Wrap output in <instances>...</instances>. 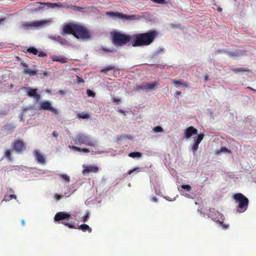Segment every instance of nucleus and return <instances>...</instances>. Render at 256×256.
<instances>
[{
  "mask_svg": "<svg viewBox=\"0 0 256 256\" xmlns=\"http://www.w3.org/2000/svg\"><path fill=\"white\" fill-rule=\"evenodd\" d=\"M158 35V32L155 30L134 34L132 45L134 47L148 46L154 42Z\"/></svg>",
  "mask_w": 256,
  "mask_h": 256,
  "instance_id": "obj_1",
  "label": "nucleus"
},
{
  "mask_svg": "<svg viewBox=\"0 0 256 256\" xmlns=\"http://www.w3.org/2000/svg\"><path fill=\"white\" fill-rule=\"evenodd\" d=\"M111 34L112 42L116 46H124L132 40V36H131L120 32H114Z\"/></svg>",
  "mask_w": 256,
  "mask_h": 256,
  "instance_id": "obj_2",
  "label": "nucleus"
},
{
  "mask_svg": "<svg viewBox=\"0 0 256 256\" xmlns=\"http://www.w3.org/2000/svg\"><path fill=\"white\" fill-rule=\"evenodd\" d=\"M234 198L236 203L238 204V211L240 212H245L249 203L248 199L241 193H237L234 194Z\"/></svg>",
  "mask_w": 256,
  "mask_h": 256,
  "instance_id": "obj_3",
  "label": "nucleus"
},
{
  "mask_svg": "<svg viewBox=\"0 0 256 256\" xmlns=\"http://www.w3.org/2000/svg\"><path fill=\"white\" fill-rule=\"evenodd\" d=\"M73 141L76 144H84L87 146H94L95 142L93 141L89 136L82 133L77 134L73 138Z\"/></svg>",
  "mask_w": 256,
  "mask_h": 256,
  "instance_id": "obj_4",
  "label": "nucleus"
},
{
  "mask_svg": "<svg viewBox=\"0 0 256 256\" xmlns=\"http://www.w3.org/2000/svg\"><path fill=\"white\" fill-rule=\"evenodd\" d=\"M52 20H40L33 21L31 22H24L21 25V28L24 30H30L35 28L38 29L44 25H49L50 24Z\"/></svg>",
  "mask_w": 256,
  "mask_h": 256,
  "instance_id": "obj_5",
  "label": "nucleus"
},
{
  "mask_svg": "<svg viewBox=\"0 0 256 256\" xmlns=\"http://www.w3.org/2000/svg\"><path fill=\"white\" fill-rule=\"evenodd\" d=\"M74 36L76 38L89 39L91 38V34L87 28L84 26L78 24L75 32Z\"/></svg>",
  "mask_w": 256,
  "mask_h": 256,
  "instance_id": "obj_6",
  "label": "nucleus"
},
{
  "mask_svg": "<svg viewBox=\"0 0 256 256\" xmlns=\"http://www.w3.org/2000/svg\"><path fill=\"white\" fill-rule=\"evenodd\" d=\"M36 4H40L41 5L46 6L48 8H71L74 10L80 11L81 10H82L83 8L80 6H72L70 4V6H66L64 4H57V3H51V2H36Z\"/></svg>",
  "mask_w": 256,
  "mask_h": 256,
  "instance_id": "obj_7",
  "label": "nucleus"
},
{
  "mask_svg": "<svg viewBox=\"0 0 256 256\" xmlns=\"http://www.w3.org/2000/svg\"><path fill=\"white\" fill-rule=\"evenodd\" d=\"M106 15L126 20H132L136 19V15H126L118 12H106Z\"/></svg>",
  "mask_w": 256,
  "mask_h": 256,
  "instance_id": "obj_8",
  "label": "nucleus"
},
{
  "mask_svg": "<svg viewBox=\"0 0 256 256\" xmlns=\"http://www.w3.org/2000/svg\"><path fill=\"white\" fill-rule=\"evenodd\" d=\"M204 134H198L197 129L193 127V138L194 142L193 144V151H196L198 149V145L204 137Z\"/></svg>",
  "mask_w": 256,
  "mask_h": 256,
  "instance_id": "obj_9",
  "label": "nucleus"
},
{
  "mask_svg": "<svg viewBox=\"0 0 256 256\" xmlns=\"http://www.w3.org/2000/svg\"><path fill=\"white\" fill-rule=\"evenodd\" d=\"M77 24L68 23L64 26L61 34L62 35L72 34L74 36Z\"/></svg>",
  "mask_w": 256,
  "mask_h": 256,
  "instance_id": "obj_10",
  "label": "nucleus"
},
{
  "mask_svg": "<svg viewBox=\"0 0 256 256\" xmlns=\"http://www.w3.org/2000/svg\"><path fill=\"white\" fill-rule=\"evenodd\" d=\"M158 85V83L156 82H154L150 84L148 82H142L139 85H137L136 86V89L138 90H142L147 92L154 90L156 86Z\"/></svg>",
  "mask_w": 256,
  "mask_h": 256,
  "instance_id": "obj_11",
  "label": "nucleus"
},
{
  "mask_svg": "<svg viewBox=\"0 0 256 256\" xmlns=\"http://www.w3.org/2000/svg\"><path fill=\"white\" fill-rule=\"evenodd\" d=\"M40 109L42 110H50L54 113L55 115L59 114L58 110L52 106L50 102L48 101H44L42 102L40 104Z\"/></svg>",
  "mask_w": 256,
  "mask_h": 256,
  "instance_id": "obj_12",
  "label": "nucleus"
},
{
  "mask_svg": "<svg viewBox=\"0 0 256 256\" xmlns=\"http://www.w3.org/2000/svg\"><path fill=\"white\" fill-rule=\"evenodd\" d=\"M13 148L16 152L20 153L26 150V144L21 140H16L14 143Z\"/></svg>",
  "mask_w": 256,
  "mask_h": 256,
  "instance_id": "obj_13",
  "label": "nucleus"
},
{
  "mask_svg": "<svg viewBox=\"0 0 256 256\" xmlns=\"http://www.w3.org/2000/svg\"><path fill=\"white\" fill-rule=\"evenodd\" d=\"M20 65L24 68L23 74L30 76H36L38 74V70H32L28 68V65L25 62H21Z\"/></svg>",
  "mask_w": 256,
  "mask_h": 256,
  "instance_id": "obj_14",
  "label": "nucleus"
},
{
  "mask_svg": "<svg viewBox=\"0 0 256 256\" xmlns=\"http://www.w3.org/2000/svg\"><path fill=\"white\" fill-rule=\"evenodd\" d=\"M70 218V214L68 212H57L54 217V220L56 222H59L62 220H68Z\"/></svg>",
  "mask_w": 256,
  "mask_h": 256,
  "instance_id": "obj_15",
  "label": "nucleus"
},
{
  "mask_svg": "<svg viewBox=\"0 0 256 256\" xmlns=\"http://www.w3.org/2000/svg\"><path fill=\"white\" fill-rule=\"evenodd\" d=\"M83 166L84 170L82 171V174L84 175H86L90 172L96 173L98 171V167L96 166L89 165L86 166Z\"/></svg>",
  "mask_w": 256,
  "mask_h": 256,
  "instance_id": "obj_16",
  "label": "nucleus"
},
{
  "mask_svg": "<svg viewBox=\"0 0 256 256\" xmlns=\"http://www.w3.org/2000/svg\"><path fill=\"white\" fill-rule=\"evenodd\" d=\"M26 92L29 96L34 97L37 100H38L40 98V95L38 93L37 88H28L26 90Z\"/></svg>",
  "mask_w": 256,
  "mask_h": 256,
  "instance_id": "obj_17",
  "label": "nucleus"
},
{
  "mask_svg": "<svg viewBox=\"0 0 256 256\" xmlns=\"http://www.w3.org/2000/svg\"><path fill=\"white\" fill-rule=\"evenodd\" d=\"M179 191L181 194L188 197L190 198V195L187 194V192H190L192 190L191 186L188 184H182L178 188Z\"/></svg>",
  "mask_w": 256,
  "mask_h": 256,
  "instance_id": "obj_18",
  "label": "nucleus"
},
{
  "mask_svg": "<svg viewBox=\"0 0 256 256\" xmlns=\"http://www.w3.org/2000/svg\"><path fill=\"white\" fill-rule=\"evenodd\" d=\"M34 154L38 162L41 164H44L46 162L45 158L38 150H34Z\"/></svg>",
  "mask_w": 256,
  "mask_h": 256,
  "instance_id": "obj_19",
  "label": "nucleus"
},
{
  "mask_svg": "<svg viewBox=\"0 0 256 256\" xmlns=\"http://www.w3.org/2000/svg\"><path fill=\"white\" fill-rule=\"evenodd\" d=\"M244 52L240 50H235L232 52H226V54L230 57H237L244 54Z\"/></svg>",
  "mask_w": 256,
  "mask_h": 256,
  "instance_id": "obj_20",
  "label": "nucleus"
},
{
  "mask_svg": "<svg viewBox=\"0 0 256 256\" xmlns=\"http://www.w3.org/2000/svg\"><path fill=\"white\" fill-rule=\"evenodd\" d=\"M54 62H58L62 64L66 63L68 62V58L63 56H54L52 58Z\"/></svg>",
  "mask_w": 256,
  "mask_h": 256,
  "instance_id": "obj_21",
  "label": "nucleus"
},
{
  "mask_svg": "<svg viewBox=\"0 0 256 256\" xmlns=\"http://www.w3.org/2000/svg\"><path fill=\"white\" fill-rule=\"evenodd\" d=\"M112 70H114L115 72L116 70H118L119 69L116 68L114 66H108L106 68L102 69L100 72L102 73L108 74V72Z\"/></svg>",
  "mask_w": 256,
  "mask_h": 256,
  "instance_id": "obj_22",
  "label": "nucleus"
},
{
  "mask_svg": "<svg viewBox=\"0 0 256 256\" xmlns=\"http://www.w3.org/2000/svg\"><path fill=\"white\" fill-rule=\"evenodd\" d=\"M232 70L235 74H238L239 72H250V70L248 68H234Z\"/></svg>",
  "mask_w": 256,
  "mask_h": 256,
  "instance_id": "obj_23",
  "label": "nucleus"
},
{
  "mask_svg": "<svg viewBox=\"0 0 256 256\" xmlns=\"http://www.w3.org/2000/svg\"><path fill=\"white\" fill-rule=\"evenodd\" d=\"M172 82L178 85V86H181L182 87L186 88L188 86V84L186 82H184L181 80H172Z\"/></svg>",
  "mask_w": 256,
  "mask_h": 256,
  "instance_id": "obj_24",
  "label": "nucleus"
},
{
  "mask_svg": "<svg viewBox=\"0 0 256 256\" xmlns=\"http://www.w3.org/2000/svg\"><path fill=\"white\" fill-rule=\"evenodd\" d=\"M78 228L82 230L83 232L88 231L89 232H91L92 230V228L86 224H81L78 226Z\"/></svg>",
  "mask_w": 256,
  "mask_h": 256,
  "instance_id": "obj_25",
  "label": "nucleus"
},
{
  "mask_svg": "<svg viewBox=\"0 0 256 256\" xmlns=\"http://www.w3.org/2000/svg\"><path fill=\"white\" fill-rule=\"evenodd\" d=\"M98 51L100 52V54H103L102 52H112V53H114V52H116V50H114V49H110V48H104L103 46H102L101 48H98Z\"/></svg>",
  "mask_w": 256,
  "mask_h": 256,
  "instance_id": "obj_26",
  "label": "nucleus"
},
{
  "mask_svg": "<svg viewBox=\"0 0 256 256\" xmlns=\"http://www.w3.org/2000/svg\"><path fill=\"white\" fill-rule=\"evenodd\" d=\"M26 52L28 53H32L34 55H37L38 54V50L34 47H29L26 50Z\"/></svg>",
  "mask_w": 256,
  "mask_h": 256,
  "instance_id": "obj_27",
  "label": "nucleus"
},
{
  "mask_svg": "<svg viewBox=\"0 0 256 256\" xmlns=\"http://www.w3.org/2000/svg\"><path fill=\"white\" fill-rule=\"evenodd\" d=\"M142 156V154L140 152H132L128 154V156L132 158H140Z\"/></svg>",
  "mask_w": 256,
  "mask_h": 256,
  "instance_id": "obj_28",
  "label": "nucleus"
},
{
  "mask_svg": "<svg viewBox=\"0 0 256 256\" xmlns=\"http://www.w3.org/2000/svg\"><path fill=\"white\" fill-rule=\"evenodd\" d=\"M77 116L78 118H82V119H87L90 118V114L86 113H84L82 112L81 113H79L77 114Z\"/></svg>",
  "mask_w": 256,
  "mask_h": 256,
  "instance_id": "obj_29",
  "label": "nucleus"
},
{
  "mask_svg": "<svg viewBox=\"0 0 256 256\" xmlns=\"http://www.w3.org/2000/svg\"><path fill=\"white\" fill-rule=\"evenodd\" d=\"M186 137L190 138L192 136V126L188 127L185 132Z\"/></svg>",
  "mask_w": 256,
  "mask_h": 256,
  "instance_id": "obj_30",
  "label": "nucleus"
},
{
  "mask_svg": "<svg viewBox=\"0 0 256 256\" xmlns=\"http://www.w3.org/2000/svg\"><path fill=\"white\" fill-rule=\"evenodd\" d=\"M61 223L70 228H74V229L77 228L75 226L73 225L72 224L66 222H62Z\"/></svg>",
  "mask_w": 256,
  "mask_h": 256,
  "instance_id": "obj_31",
  "label": "nucleus"
},
{
  "mask_svg": "<svg viewBox=\"0 0 256 256\" xmlns=\"http://www.w3.org/2000/svg\"><path fill=\"white\" fill-rule=\"evenodd\" d=\"M154 132L158 133L162 132L164 130L160 126H156L153 128Z\"/></svg>",
  "mask_w": 256,
  "mask_h": 256,
  "instance_id": "obj_32",
  "label": "nucleus"
},
{
  "mask_svg": "<svg viewBox=\"0 0 256 256\" xmlns=\"http://www.w3.org/2000/svg\"><path fill=\"white\" fill-rule=\"evenodd\" d=\"M60 177L65 181L69 182L70 181V177L66 174H60Z\"/></svg>",
  "mask_w": 256,
  "mask_h": 256,
  "instance_id": "obj_33",
  "label": "nucleus"
},
{
  "mask_svg": "<svg viewBox=\"0 0 256 256\" xmlns=\"http://www.w3.org/2000/svg\"><path fill=\"white\" fill-rule=\"evenodd\" d=\"M6 157L8 158L10 160H12L11 158V152L10 150H8L5 152Z\"/></svg>",
  "mask_w": 256,
  "mask_h": 256,
  "instance_id": "obj_34",
  "label": "nucleus"
},
{
  "mask_svg": "<svg viewBox=\"0 0 256 256\" xmlns=\"http://www.w3.org/2000/svg\"><path fill=\"white\" fill-rule=\"evenodd\" d=\"M152 2L158 4H165L166 3V0H150Z\"/></svg>",
  "mask_w": 256,
  "mask_h": 256,
  "instance_id": "obj_35",
  "label": "nucleus"
},
{
  "mask_svg": "<svg viewBox=\"0 0 256 256\" xmlns=\"http://www.w3.org/2000/svg\"><path fill=\"white\" fill-rule=\"evenodd\" d=\"M140 168H135L132 170H129L128 172V175H130L131 174L132 172H136L137 171L138 172H140Z\"/></svg>",
  "mask_w": 256,
  "mask_h": 256,
  "instance_id": "obj_36",
  "label": "nucleus"
},
{
  "mask_svg": "<svg viewBox=\"0 0 256 256\" xmlns=\"http://www.w3.org/2000/svg\"><path fill=\"white\" fill-rule=\"evenodd\" d=\"M87 94L89 96L94 97L95 96V94L92 90H87Z\"/></svg>",
  "mask_w": 256,
  "mask_h": 256,
  "instance_id": "obj_37",
  "label": "nucleus"
},
{
  "mask_svg": "<svg viewBox=\"0 0 256 256\" xmlns=\"http://www.w3.org/2000/svg\"><path fill=\"white\" fill-rule=\"evenodd\" d=\"M37 55H38V56L40 57H45L46 56V54L42 50L38 51V54Z\"/></svg>",
  "mask_w": 256,
  "mask_h": 256,
  "instance_id": "obj_38",
  "label": "nucleus"
},
{
  "mask_svg": "<svg viewBox=\"0 0 256 256\" xmlns=\"http://www.w3.org/2000/svg\"><path fill=\"white\" fill-rule=\"evenodd\" d=\"M89 218V213L87 212L83 217L82 221L84 222H86L88 221V219Z\"/></svg>",
  "mask_w": 256,
  "mask_h": 256,
  "instance_id": "obj_39",
  "label": "nucleus"
},
{
  "mask_svg": "<svg viewBox=\"0 0 256 256\" xmlns=\"http://www.w3.org/2000/svg\"><path fill=\"white\" fill-rule=\"evenodd\" d=\"M220 224L222 225V228L224 229V230H226L227 229L228 226H229V225L228 224H224L223 223V222H220Z\"/></svg>",
  "mask_w": 256,
  "mask_h": 256,
  "instance_id": "obj_40",
  "label": "nucleus"
},
{
  "mask_svg": "<svg viewBox=\"0 0 256 256\" xmlns=\"http://www.w3.org/2000/svg\"><path fill=\"white\" fill-rule=\"evenodd\" d=\"M228 151V150L226 147H222L219 152H218V154H220L222 152H226Z\"/></svg>",
  "mask_w": 256,
  "mask_h": 256,
  "instance_id": "obj_41",
  "label": "nucleus"
},
{
  "mask_svg": "<svg viewBox=\"0 0 256 256\" xmlns=\"http://www.w3.org/2000/svg\"><path fill=\"white\" fill-rule=\"evenodd\" d=\"M112 101L113 102L118 104L120 102V100L118 98H112Z\"/></svg>",
  "mask_w": 256,
  "mask_h": 256,
  "instance_id": "obj_42",
  "label": "nucleus"
},
{
  "mask_svg": "<svg viewBox=\"0 0 256 256\" xmlns=\"http://www.w3.org/2000/svg\"><path fill=\"white\" fill-rule=\"evenodd\" d=\"M77 81L78 83H84V79L79 76H77Z\"/></svg>",
  "mask_w": 256,
  "mask_h": 256,
  "instance_id": "obj_43",
  "label": "nucleus"
},
{
  "mask_svg": "<svg viewBox=\"0 0 256 256\" xmlns=\"http://www.w3.org/2000/svg\"><path fill=\"white\" fill-rule=\"evenodd\" d=\"M80 152H90V150L89 149H88L87 148H80Z\"/></svg>",
  "mask_w": 256,
  "mask_h": 256,
  "instance_id": "obj_44",
  "label": "nucleus"
},
{
  "mask_svg": "<svg viewBox=\"0 0 256 256\" xmlns=\"http://www.w3.org/2000/svg\"><path fill=\"white\" fill-rule=\"evenodd\" d=\"M71 148L74 150H76V151H78V152H80V148H78V147H77L76 146H72Z\"/></svg>",
  "mask_w": 256,
  "mask_h": 256,
  "instance_id": "obj_45",
  "label": "nucleus"
},
{
  "mask_svg": "<svg viewBox=\"0 0 256 256\" xmlns=\"http://www.w3.org/2000/svg\"><path fill=\"white\" fill-rule=\"evenodd\" d=\"M55 197L56 200H60L62 198V196L60 194H56Z\"/></svg>",
  "mask_w": 256,
  "mask_h": 256,
  "instance_id": "obj_46",
  "label": "nucleus"
},
{
  "mask_svg": "<svg viewBox=\"0 0 256 256\" xmlns=\"http://www.w3.org/2000/svg\"><path fill=\"white\" fill-rule=\"evenodd\" d=\"M58 93L60 95H64L66 94V92L64 90H60L58 91Z\"/></svg>",
  "mask_w": 256,
  "mask_h": 256,
  "instance_id": "obj_47",
  "label": "nucleus"
},
{
  "mask_svg": "<svg viewBox=\"0 0 256 256\" xmlns=\"http://www.w3.org/2000/svg\"><path fill=\"white\" fill-rule=\"evenodd\" d=\"M5 21L4 18H0V26L2 24H4Z\"/></svg>",
  "mask_w": 256,
  "mask_h": 256,
  "instance_id": "obj_48",
  "label": "nucleus"
},
{
  "mask_svg": "<svg viewBox=\"0 0 256 256\" xmlns=\"http://www.w3.org/2000/svg\"><path fill=\"white\" fill-rule=\"evenodd\" d=\"M52 136L54 137L57 138L58 136V132H56V131H54L52 132Z\"/></svg>",
  "mask_w": 256,
  "mask_h": 256,
  "instance_id": "obj_49",
  "label": "nucleus"
},
{
  "mask_svg": "<svg viewBox=\"0 0 256 256\" xmlns=\"http://www.w3.org/2000/svg\"><path fill=\"white\" fill-rule=\"evenodd\" d=\"M9 196L10 198V199H12V198L16 199V196L14 194H10Z\"/></svg>",
  "mask_w": 256,
  "mask_h": 256,
  "instance_id": "obj_50",
  "label": "nucleus"
},
{
  "mask_svg": "<svg viewBox=\"0 0 256 256\" xmlns=\"http://www.w3.org/2000/svg\"><path fill=\"white\" fill-rule=\"evenodd\" d=\"M152 200L154 202H157L158 200L157 198L156 197V196H154L152 198Z\"/></svg>",
  "mask_w": 256,
  "mask_h": 256,
  "instance_id": "obj_51",
  "label": "nucleus"
},
{
  "mask_svg": "<svg viewBox=\"0 0 256 256\" xmlns=\"http://www.w3.org/2000/svg\"><path fill=\"white\" fill-rule=\"evenodd\" d=\"M180 94H181V92L180 91H176V94H175V96H178L179 95H180Z\"/></svg>",
  "mask_w": 256,
  "mask_h": 256,
  "instance_id": "obj_52",
  "label": "nucleus"
},
{
  "mask_svg": "<svg viewBox=\"0 0 256 256\" xmlns=\"http://www.w3.org/2000/svg\"><path fill=\"white\" fill-rule=\"evenodd\" d=\"M118 112H120V113H121V114H124V115H125V114H126L125 112H124V110H118Z\"/></svg>",
  "mask_w": 256,
  "mask_h": 256,
  "instance_id": "obj_53",
  "label": "nucleus"
},
{
  "mask_svg": "<svg viewBox=\"0 0 256 256\" xmlns=\"http://www.w3.org/2000/svg\"><path fill=\"white\" fill-rule=\"evenodd\" d=\"M247 88L249 89V90H252V91H256V90H255V89H254V88H251L250 86H248Z\"/></svg>",
  "mask_w": 256,
  "mask_h": 256,
  "instance_id": "obj_54",
  "label": "nucleus"
},
{
  "mask_svg": "<svg viewBox=\"0 0 256 256\" xmlns=\"http://www.w3.org/2000/svg\"><path fill=\"white\" fill-rule=\"evenodd\" d=\"M208 80V75H206L204 76V81L206 82Z\"/></svg>",
  "mask_w": 256,
  "mask_h": 256,
  "instance_id": "obj_55",
  "label": "nucleus"
},
{
  "mask_svg": "<svg viewBox=\"0 0 256 256\" xmlns=\"http://www.w3.org/2000/svg\"><path fill=\"white\" fill-rule=\"evenodd\" d=\"M70 194V190H67V191H66V192H64V194Z\"/></svg>",
  "mask_w": 256,
  "mask_h": 256,
  "instance_id": "obj_56",
  "label": "nucleus"
},
{
  "mask_svg": "<svg viewBox=\"0 0 256 256\" xmlns=\"http://www.w3.org/2000/svg\"><path fill=\"white\" fill-rule=\"evenodd\" d=\"M218 52H224L226 54V50H218Z\"/></svg>",
  "mask_w": 256,
  "mask_h": 256,
  "instance_id": "obj_57",
  "label": "nucleus"
},
{
  "mask_svg": "<svg viewBox=\"0 0 256 256\" xmlns=\"http://www.w3.org/2000/svg\"><path fill=\"white\" fill-rule=\"evenodd\" d=\"M22 224L23 226H24L25 224V222H24V220H22Z\"/></svg>",
  "mask_w": 256,
  "mask_h": 256,
  "instance_id": "obj_58",
  "label": "nucleus"
},
{
  "mask_svg": "<svg viewBox=\"0 0 256 256\" xmlns=\"http://www.w3.org/2000/svg\"><path fill=\"white\" fill-rule=\"evenodd\" d=\"M65 41L64 40H61V41L60 42V43L63 44L62 41Z\"/></svg>",
  "mask_w": 256,
  "mask_h": 256,
  "instance_id": "obj_59",
  "label": "nucleus"
},
{
  "mask_svg": "<svg viewBox=\"0 0 256 256\" xmlns=\"http://www.w3.org/2000/svg\"><path fill=\"white\" fill-rule=\"evenodd\" d=\"M218 11H222V8H219L218 9Z\"/></svg>",
  "mask_w": 256,
  "mask_h": 256,
  "instance_id": "obj_60",
  "label": "nucleus"
}]
</instances>
